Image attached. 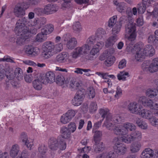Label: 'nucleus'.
<instances>
[{
    "instance_id": "f257e3e1",
    "label": "nucleus",
    "mask_w": 158,
    "mask_h": 158,
    "mask_svg": "<svg viewBox=\"0 0 158 158\" xmlns=\"http://www.w3.org/2000/svg\"><path fill=\"white\" fill-rule=\"evenodd\" d=\"M45 19H36L30 23L25 18L17 20L15 28V33L18 35L21 36L18 38L16 41L17 45H23L24 42L30 36L31 34H35L37 30L45 24Z\"/></svg>"
},
{
    "instance_id": "f03ea898",
    "label": "nucleus",
    "mask_w": 158,
    "mask_h": 158,
    "mask_svg": "<svg viewBox=\"0 0 158 158\" xmlns=\"http://www.w3.org/2000/svg\"><path fill=\"white\" fill-rule=\"evenodd\" d=\"M124 17H121L119 21L117 22V16L116 15H114L109 19L108 23L109 27L112 28L114 25V26L112 29V33L114 35L110 36L107 40L105 44V46L106 48L112 46L117 40L116 34H118L120 31L122 24L125 23L126 20L124 19Z\"/></svg>"
},
{
    "instance_id": "7ed1b4c3",
    "label": "nucleus",
    "mask_w": 158,
    "mask_h": 158,
    "mask_svg": "<svg viewBox=\"0 0 158 158\" xmlns=\"http://www.w3.org/2000/svg\"><path fill=\"white\" fill-rule=\"evenodd\" d=\"M143 44L141 43L135 44L131 49V52L135 55V58L137 61H140L141 58L144 56H152L155 53V50L150 45H147L144 49H142Z\"/></svg>"
},
{
    "instance_id": "20e7f679",
    "label": "nucleus",
    "mask_w": 158,
    "mask_h": 158,
    "mask_svg": "<svg viewBox=\"0 0 158 158\" xmlns=\"http://www.w3.org/2000/svg\"><path fill=\"white\" fill-rule=\"evenodd\" d=\"M127 14L129 16L127 20V17L125 16L124 19L126 20L125 23V25L126 32L130 34L128 38V40L130 41H134L136 39L137 36V32L135 24L134 23L132 16V13L131 9L129 10H127L126 11Z\"/></svg>"
},
{
    "instance_id": "39448f33",
    "label": "nucleus",
    "mask_w": 158,
    "mask_h": 158,
    "mask_svg": "<svg viewBox=\"0 0 158 158\" xmlns=\"http://www.w3.org/2000/svg\"><path fill=\"white\" fill-rule=\"evenodd\" d=\"M63 48V44L61 43L56 44L54 46V43L52 42H46L44 43L42 47L43 56L45 58H48L54 54L61 51Z\"/></svg>"
},
{
    "instance_id": "423d86ee",
    "label": "nucleus",
    "mask_w": 158,
    "mask_h": 158,
    "mask_svg": "<svg viewBox=\"0 0 158 158\" xmlns=\"http://www.w3.org/2000/svg\"><path fill=\"white\" fill-rule=\"evenodd\" d=\"M86 43L90 47L94 45L93 48L91 50L89 54H88L86 59L87 60H93L94 57L100 51L104 45V43L102 41H97V39L94 36H90L86 40Z\"/></svg>"
},
{
    "instance_id": "0eeeda50",
    "label": "nucleus",
    "mask_w": 158,
    "mask_h": 158,
    "mask_svg": "<svg viewBox=\"0 0 158 158\" xmlns=\"http://www.w3.org/2000/svg\"><path fill=\"white\" fill-rule=\"evenodd\" d=\"M48 144L49 148L53 151L57 150L63 151L66 148V143L64 140L61 139L58 141L56 138L51 137L49 139Z\"/></svg>"
},
{
    "instance_id": "6e6552de",
    "label": "nucleus",
    "mask_w": 158,
    "mask_h": 158,
    "mask_svg": "<svg viewBox=\"0 0 158 158\" xmlns=\"http://www.w3.org/2000/svg\"><path fill=\"white\" fill-rule=\"evenodd\" d=\"M142 138V134L140 131H136L132 132L130 135L122 136H117L114 138L115 140H122L123 141L127 143H131L132 142L137 140H140Z\"/></svg>"
},
{
    "instance_id": "1a4fd4ad",
    "label": "nucleus",
    "mask_w": 158,
    "mask_h": 158,
    "mask_svg": "<svg viewBox=\"0 0 158 158\" xmlns=\"http://www.w3.org/2000/svg\"><path fill=\"white\" fill-rule=\"evenodd\" d=\"M9 78H7L8 81H6L7 84L8 83H11L12 86L15 87H18V85L19 84V81H15V77L18 81L20 80L23 79V74L22 71L20 68H16L14 73H11L10 72H8Z\"/></svg>"
},
{
    "instance_id": "9d476101",
    "label": "nucleus",
    "mask_w": 158,
    "mask_h": 158,
    "mask_svg": "<svg viewBox=\"0 0 158 158\" xmlns=\"http://www.w3.org/2000/svg\"><path fill=\"white\" fill-rule=\"evenodd\" d=\"M139 102L142 103L145 106L150 107L153 114L158 117V102L154 103L151 99L142 96L139 98Z\"/></svg>"
},
{
    "instance_id": "9b49d317",
    "label": "nucleus",
    "mask_w": 158,
    "mask_h": 158,
    "mask_svg": "<svg viewBox=\"0 0 158 158\" xmlns=\"http://www.w3.org/2000/svg\"><path fill=\"white\" fill-rule=\"evenodd\" d=\"M142 67L144 71L154 73L158 70V57L154 58L150 64L149 60L145 61L142 65Z\"/></svg>"
},
{
    "instance_id": "f8f14e48",
    "label": "nucleus",
    "mask_w": 158,
    "mask_h": 158,
    "mask_svg": "<svg viewBox=\"0 0 158 158\" xmlns=\"http://www.w3.org/2000/svg\"><path fill=\"white\" fill-rule=\"evenodd\" d=\"M123 127L125 129H121L118 127H115L114 129V134L117 135H125L128 133L129 130L132 131L136 129V127L133 124L128 122L124 123Z\"/></svg>"
},
{
    "instance_id": "ddd939ff",
    "label": "nucleus",
    "mask_w": 158,
    "mask_h": 158,
    "mask_svg": "<svg viewBox=\"0 0 158 158\" xmlns=\"http://www.w3.org/2000/svg\"><path fill=\"white\" fill-rule=\"evenodd\" d=\"M30 7V4L23 2H19L15 6L14 13L16 16L22 17L25 14V10Z\"/></svg>"
},
{
    "instance_id": "4468645a",
    "label": "nucleus",
    "mask_w": 158,
    "mask_h": 158,
    "mask_svg": "<svg viewBox=\"0 0 158 158\" xmlns=\"http://www.w3.org/2000/svg\"><path fill=\"white\" fill-rule=\"evenodd\" d=\"M89 49V46L85 44L81 47L75 48L71 53V55L73 58L76 59L84 54H87Z\"/></svg>"
},
{
    "instance_id": "2eb2a0df",
    "label": "nucleus",
    "mask_w": 158,
    "mask_h": 158,
    "mask_svg": "<svg viewBox=\"0 0 158 158\" xmlns=\"http://www.w3.org/2000/svg\"><path fill=\"white\" fill-rule=\"evenodd\" d=\"M106 121L104 122V124L106 127L109 130H111L114 129V125L115 124L121 123L124 121V118L119 114H117L115 116L112 118L111 121L114 124L110 123L109 120H107V118L106 119Z\"/></svg>"
},
{
    "instance_id": "dca6fc26",
    "label": "nucleus",
    "mask_w": 158,
    "mask_h": 158,
    "mask_svg": "<svg viewBox=\"0 0 158 158\" xmlns=\"http://www.w3.org/2000/svg\"><path fill=\"white\" fill-rule=\"evenodd\" d=\"M158 152H154L153 150L150 148H145L141 153V158H157ZM126 158H136L135 155L130 156Z\"/></svg>"
},
{
    "instance_id": "f3484780",
    "label": "nucleus",
    "mask_w": 158,
    "mask_h": 158,
    "mask_svg": "<svg viewBox=\"0 0 158 158\" xmlns=\"http://www.w3.org/2000/svg\"><path fill=\"white\" fill-rule=\"evenodd\" d=\"M85 90L82 89L78 90L72 100L73 104L75 106H79L82 103L85 94Z\"/></svg>"
},
{
    "instance_id": "a211bd4d",
    "label": "nucleus",
    "mask_w": 158,
    "mask_h": 158,
    "mask_svg": "<svg viewBox=\"0 0 158 158\" xmlns=\"http://www.w3.org/2000/svg\"><path fill=\"white\" fill-rule=\"evenodd\" d=\"M121 141L123 142L122 140H119L117 141L115 140L114 138V141L116 142L114 146V151L118 155L124 154L127 150L125 145L120 143Z\"/></svg>"
},
{
    "instance_id": "6ab92c4d",
    "label": "nucleus",
    "mask_w": 158,
    "mask_h": 158,
    "mask_svg": "<svg viewBox=\"0 0 158 158\" xmlns=\"http://www.w3.org/2000/svg\"><path fill=\"white\" fill-rule=\"evenodd\" d=\"M25 52L28 56L34 57L39 54L40 50L38 48L34 47L32 45H28L25 46Z\"/></svg>"
},
{
    "instance_id": "aec40b11",
    "label": "nucleus",
    "mask_w": 158,
    "mask_h": 158,
    "mask_svg": "<svg viewBox=\"0 0 158 158\" xmlns=\"http://www.w3.org/2000/svg\"><path fill=\"white\" fill-rule=\"evenodd\" d=\"M55 80V74L51 71L47 72L45 76L41 77V81L45 85L48 83H52Z\"/></svg>"
},
{
    "instance_id": "412c9836",
    "label": "nucleus",
    "mask_w": 158,
    "mask_h": 158,
    "mask_svg": "<svg viewBox=\"0 0 158 158\" xmlns=\"http://www.w3.org/2000/svg\"><path fill=\"white\" fill-rule=\"evenodd\" d=\"M151 2L149 0H142V4H138L137 6V10L139 13L143 14L145 11L146 8L150 6Z\"/></svg>"
},
{
    "instance_id": "4be33fe9",
    "label": "nucleus",
    "mask_w": 158,
    "mask_h": 158,
    "mask_svg": "<svg viewBox=\"0 0 158 158\" xmlns=\"http://www.w3.org/2000/svg\"><path fill=\"white\" fill-rule=\"evenodd\" d=\"M142 106L135 102L130 103L128 106L129 110L132 113L138 114L141 110Z\"/></svg>"
},
{
    "instance_id": "5701e85b",
    "label": "nucleus",
    "mask_w": 158,
    "mask_h": 158,
    "mask_svg": "<svg viewBox=\"0 0 158 158\" xmlns=\"http://www.w3.org/2000/svg\"><path fill=\"white\" fill-rule=\"evenodd\" d=\"M58 7L54 4H48L44 8V14L47 15L52 14L56 11Z\"/></svg>"
},
{
    "instance_id": "b1692460",
    "label": "nucleus",
    "mask_w": 158,
    "mask_h": 158,
    "mask_svg": "<svg viewBox=\"0 0 158 158\" xmlns=\"http://www.w3.org/2000/svg\"><path fill=\"white\" fill-rule=\"evenodd\" d=\"M146 94L147 96L151 98L155 97V101L158 102V85L157 86L156 89H148Z\"/></svg>"
},
{
    "instance_id": "393cba45",
    "label": "nucleus",
    "mask_w": 158,
    "mask_h": 158,
    "mask_svg": "<svg viewBox=\"0 0 158 158\" xmlns=\"http://www.w3.org/2000/svg\"><path fill=\"white\" fill-rule=\"evenodd\" d=\"M155 36L153 35H150L148 39V42L156 47H158V30L155 31L154 32Z\"/></svg>"
},
{
    "instance_id": "a878e982",
    "label": "nucleus",
    "mask_w": 158,
    "mask_h": 158,
    "mask_svg": "<svg viewBox=\"0 0 158 158\" xmlns=\"http://www.w3.org/2000/svg\"><path fill=\"white\" fill-rule=\"evenodd\" d=\"M106 34V32L104 29L99 28L96 31L95 35H92L91 36L95 37V38L97 39V41L99 42L101 41L100 40H101L102 39H104Z\"/></svg>"
},
{
    "instance_id": "bb28decb",
    "label": "nucleus",
    "mask_w": 158,
    "mask_h": 158,
    "mask_svg": "<svg viewBox=\"0 0 158 158\" xmlns=\"http://www.w3.org/2000/svg\"><path fill=\"white\" fill-rule=\"evenodd\" d=\"M21 138L22 142L26 145L28 148L31 150L33 144L32 142H29L28 140L27 134L24 132L22 133L21 135Z\"/></svg>"
},
{
    "instance_id": "cd10ccee",
    "label": "nucleus",
    "mask_w": 158,
    "mask_h": 158,
    "mask_svg": "<svg viewBox=\"0 0 158 158\" xmlns=\"http://www.w3.org/2000/svg\"><path fill=\"white\" fill-rule=\"evenodd\" d=\"M138 114L143 118L148 119L151 117L152 113L151 111L147 109H143L142 107L141 110L139 111Z\"/></svg>"
},
{
    "instance_id": "c85d7f7f",
    "label": "nucleus",
    "mask_w": 158,
    "mask_h": 158,
    "mask_svg": "<svg viewBox=\"0 0 158 158\" xmlns=\"http://www.w3.org/2000/svg\"><path fill=\"white\" fill-rule=\"evenodd\" d=\"M69 54L66 52L59 54L56 57V60L59 63L65 62L68 58Z\"/></svg>"
},
{
    "instance_id": "c756f323",
    "label": "nucleus",
    "mask_w": 158,
    "mask_h": 158,
    "mask_svg": "<svg viewBox=\"0 0 158 158\" xmlns=\"http://www.w3.org/2000/svg\"><path fill=\"white\" fill-rule=\"evenodd\" d=\"M39 153L38 156L40 158H46V153L47 150V147L44 144H42L38 148Z\"/></svg>"
},
{
    "instance_id": "7c9ffc66",
    "label": "nucleus",
    "mask_w": 158,
    "mask_h": 158,
    "mask_svg": "<svg viewBox=\"0 0 158 158\" xmlns=\"http://www.w3.org/2000/svg\"><path fill=\"white\" fill-rule=\"evenodd\" d=\"M60 132L62 137L64 139H68L71 136V132L65 127H63L61 128Z\"/></svg>"
},
{
    "instance_id": "2f4dec72",
    "label": "nucleus",
    "mask_w": 158,
    "mask_h": 158,
    "mask_svg": "<svg viewBox=\"0 0 158 158\" xmlns=\"http://www.w3.org/2000/svg\"><path fill=\"white\" fill-rule=\"evenodd\" d=\"M56 80L57 84L60 86H62L64 84H67L69 82V81L65 80L64 76L61 75H58Z\"/></svg>"
},
{
    "instance_id": "473e14b6",
    "label": "nucleus",
    "mask_w": 158,
    "mask_h": 158,
    "mask_svg": "<svg viewBox=\"0 0 158 158\" xmlns=\"http://www.w3.org/2000/svg\"><path fill=\"white\" fill-rule=\"evenodd\" d=\"M141 147V144L138 142L133 143L131 146L130 150L133 153H135L138 152L140 150Z\"/></svg>"
},
{
    "instance_id": "72a5a7b5",
    "label": "nucleus",
    "mask_w": 158,
    "mask_h": 158,
    "mask_svg": "<svg viewBox=\"0 0 158 158\" xmlns=\"http://www.w3.org/2000/svg\"><path fill=\"white\" fill-rule=\"evenodd\" d=\"M113 3L116 6V9L118 11L121 13L124 11L125 9V6L124 3H119L118 2V0H114Z\"/></svg>"
},
{
    "instance_id": "f704fd0d",
    "label": "nucleus",
    "mask_w": 158,
    "mask_h": 158,
    "mask_svg": "<svg viewBox=\"0 0 158 158\" xmlns=\"http://www.w3.org/2000/svg\"><path fill=\"white\" fill-rule=\"evenodd\" d=\"M54 30V26L52 24L47 25L41 31L46 36L51 33Z\"/></svg>"
},
{
    "instance_id": "c9c22d12",
    "label": "nucleus",
    "mask_w": 158,
    "mask_h": 158,
    "mask_svg": "<svg viewBox=\"0 0 158 158\" xmlns=\"http://www.w3.org/2000/svg\"><path fill=\"white\" fill-rule=\"evenodd\" d=\"M115 61V57L112 56H108L104 62L105 65L107 67H110L113 64Z\"/></svg>"
},
{
    "instance_id": "e433bc0d",
    "label": "nucleus",
    "mask_w": 158,
    "mask_h": 158,
    "mask_svg": "<svg viewBox=\"0 0 158 158\" xmlns=\"http://www.w3.org/2000/svg\"><path fill=\"white\" fill-rule=\"evenodd\" d=\"M77 43V41L76 38H73L69 40L67 44V46L70 49L74 48Z\"/></svg>"
},
{
    "instance_id": "4c0bfd02",
    "label": "nucleus",
    "mask_w": 158,
    "mask_h": 158,
    "mask_svg": "<svg viewBox=\"0 0 158 158\" xmlns=\"http://www.w3.org/2000/svg\"><path fill=\"white\" fill-rule=\"evenodd\" d=\"M19 151V148L17 144L14 145L10 151V155L12 157H15Z\"/></svg>"
},
{
    "instance_id": "58836bf2",
    "label": "nucleus",
    "mask_w": 158,
    "mask_h": 158,
    "mask_svg": "<svg viewBox=\"0 0 158 158\" xmlns=\"http://www.w3.org/2000/svg\"><path fill=\"white\" fill-rule=\"evenodd\" d=\"M47 39V36L42 32L41 31V32L38 33L36 36L35 38V40L38 42H43Z\"/></svg>"
},
{
    "instance_id": "ea45409f",
    "label": "nucleus",
    "mask_w": 158,
    "mask_h": 158,
    "mask_svg": "<svg viewBox=\"0 0 158 158\" xmlns=\"http://www.w3.org/2000/svg\"><path fill=\"white\" fill-rule=\"evenodd\" d=\"M42 81L39 79L35 80L33 81V85L34 88L36 90H40L42 88Z\"/></svg>"
},
{
    "instance_id": "a19ab883",
    "label": "nucleus",
    "mask_w": 158,
    "mask_h": 158,
    "mask_svg": "<svg viewBox=\"0 0 158 158\" xmlns=\"http://www.w3.org/2000/svg\"><path fill=\"white\" fill-rule=\"evenodd\" d=\"M86 94L89 99L93 98L95 95V90L93 87H89L87 90Z\"/></svg>"
},
{
    "instance_id": "79ce46f5",
    "label": "nucleus",
    "mask_w": 158,
    "mask_h": 158,
    "mask_svg": "<svg viewBox=\"0 0 158 158\" xmlns=\"http://www.w3.org/2000/svg\"><path fill=\"white\" fill-rule=\"evenodd\" d=\"M93 133H94V141L95 143H97L100 141V138L102 135V132L99 131H96L94 130V132H92Z\"/></svg>"
},
{
    "instance_id": "37998d69",
    "label": "nucleus",
    "mask_w": 158,
    "mask_h": 158,
    "mask_svg": "<svg viewBox=\"0 0 158 158\" xmlns=\"http://www.w3.org/2000/svg\"><path fill=\"white\" fill-rule=\"evenodd\" d=\"M136 124L138 126L143 129H146L148 127L147 123L143 120L138 118L136 121Z\"/></svg>"
},
{
    "instance_id": "c03bdc74",
    "label": "nucleus",
    "mask_w": 158,
    "mask_h": 158,
    "mask_svg": "<svg viewBox=\"0 0 158 158\" xmlns=\"http://www.w3.org/2000/svg\"><path fill=\"white\" fill-rule=\"evenodd\" d=\"M98 106L95 102H92L90 103L89 107V110L91 113H93L97 111Z\"/></svg>"
},
{
    "instance_id": "a18cd8bd",
    "label": "nucleus",
    "mask_w": 158,
    "mask_h": 158,
    "mask_svg": "<svg viewBox=\"0 0 158 158\" xmlns=\"http://www.w3.org/2000/svg\"><path fill=\"white\" fill-rule=\"evenodd\" d=\"M95 151L96 152L102 151L104 149V146L103 143L102 142H98L95 143Z\"/></svg>"
},
{
    "instance_id": "49530a36",
    "label": "nucleus",
    "mask_w": 158,
    "mask_h": 158,
    "mask_svg": "<svg viewBox=\"0 0 158 158\" xmlns=\"http://www.w3.org/2000/svg\"><path fill=\"white\" fill-rule=\"evenodd\" d=\"M99 75H101L103 78H104V82L106 83L107 84L108 87H111L112 85V83L111 80L108 78H105L106 74L104 73H102L100 72L97 73Z\"/></svg>"
},
{
    "instance_id": "de8ad7c7",
    "label": "nucleus",
    "mask_w": 158,
    "mask_h": 158,
    "mask_svg": "<svg viewBox=\"0 0 158 158\" xmlns=\"http://www.w3.org/2000/svg\"><path fill=\"white\" fill-rule=\"evenodd\" d=\"M8 73L2 68V65L0 64V79L3 78L5 76L9 78Z\"/></svg>"
},
{
    "instance_id": "09e8293b",
    "label": "nucleus",
    "mask_w": 158,
    "mask_h": 158,
    "mask_svg": "<svg viewBox=\"0 0 158 158\" xmlns=\"http://www.w3.org/2000/svg\"><path fill=\"white\" fill-rule=\"evenodd\" d=\"M109 111L108 109L106 108H101L99 109V113L102 115V119H103V120Z\"/></svg>"
},
{
    "instance_id": "8fccbe9b",
    "label": "nucleus",
    "mask_w": 158,
    "mask_h": 158,
    "mask_svg": "<svg viewBox=\"0 0 158 158\" xmlns=\"http://www.w3.org/2000/svg\"><path fill=\"white\" fill-rule=\"evenodd\" d=\"M77 113V111H76L73 110H68L65 114L67 117H68V118L71 120V119L75 116L76 113Z\"/></svg>"
},
{
    "instance_id": "3c124183",
    "label": "nucleus",
    "mask_w": 158,
    "mask_h": 158,
    "mask_svg": "<svg viewBox=\"0 0 158 158\" xmlns=\"http://www.w3.org/2000/svg\"><path fill=\"white\" fill-rule=\"evenodd\" d=\"M68 129L69 131L72 133L73 132L76 130V124L74 122H71L68 125Z\"/></svg>"
},
{
    "instance_id": "603ef678",
    "label": "nucleus",
    "mask_w": 158,
    "mask_h": 158,
    "mask_svg": "<svg viewBox=\"0 0 158 158\" xmlns=\"http://www.w3.org/2000/svg\"><path fill=\"white\" fill-rule=\"evenodd\" d=\"M73 29L77 31H79L81 29V26L79 22H77L74 23L73 25Z\"/></svg>"
},
{
    "instance_id": "864d4df0",
    "label": "nucleus",
    "mask_w": 158,
    "mask_h": 158,
    "mask_svg": "<svg viewBox=\"0 0 158 158\" xmlns=\"http://www.w3.org/2000/svg\"><path fill=\"white\" fill-rule=\"evenodd\" d=\"M152 125L155 126H156L158 123V119L155 117L153 116L152 115L151 117L148 119Z\"/></svg>"
},
{
    "instance_id": "5fc2aeb1",
    "label": "nucleus",
    "mask_w": 158,
    "mask_h": 158,
    "mask_svg": "<svg viewBox=\"0 0 158 158\" xmlns=\"http://www.w3.org/2000/svg\"><path fill=\"white\" fill-rule=\"evenodd\" d=\"M60 120L61 122L64 124L68 123L71 120L65 114L61 116Z\"/></svg>"
},
{
    "instance_id": "6e6d98bb",
    "label": "nucleus",
    "mask_w": 158,
    "mask_h": 158,
    "mask_svg": "<svg viewBox=\"0 0 158 158\" xmlns=\"http://www.w3.org/2000/svg\"><path fill=\"white\" fill-rule=\"evenodd\" d=\"M129 73L127 72H121L120 74H118L117 75L118 79L119 80H125L126 78L125 76H127Z\"/></svg>"
},
{
    "instance_id": "4d7b16f0",
    "label": "nucleus",
    "mask_w": 158,
    "mask_h": 158,
    "mask_svg": "<svg viewBox=\"0 0 158 158\" xmlns=\"http://www.w3.org/2000/svg\"><path fill=\"white\" fill-rule=\"evenodd\" d=\"M103 119L99 121H98L95 123L94 125L93 128L92 129V132H94V130L98 129L100 127L103 121Z\"/></svg>"
},
{
    "instance_id": "13d9d810",
    "label": "nucleus",
    "mask_w": 158,
    "mask_h": 158,
    "mask_svg": "<svg viewBox=\"0 0 158 158\" xmlns=\"http://www.w3.org/2000/svg\"><path fill=\"white\" fill-rule=\"evenodd\" d=\"M91 148L89 146H85L84 148H81L78 149L79 152L81 153H88L91 150Z\"/></svg>"
},
{
    "instance_id": "bf43d9fd",
    "label": "nucleus",
    "mask_w": 158,
    "mask_h": 158,
    "mask_svg": "<svg viewBox=\"0 0 158 158\" xmlns=\"http://www.w3.org/2000/svg\"><path fill=\"white\" fill-rule=\"evenodd\" d=\"M136 22L138 26H140L143 25V16H140L138 17L137 19Z\"/></svg>"
},
{
    "instance_id": "052dcab7",
    "label": "nucleus",
    "mask_w": 158,
    "mask_h": 158,
    "mask_svg": "<svg viewBox=\"0 0 158 158\" xmlns=\"http://www.w3.org/2000/svg\"><path fill=\"white\" fill-rule=\"evenodd\" d=\"M127 61L125 59L122 60L119 62L118 67L119 69H122L126 66Z\"/></svg>"
},
{
    "instance_id": "680f3d73",
    "label": "nucleus",
    "mask_w": 158,
    "mask_h": 158,
    "mask_svg": "<svg viewBox=\"0 0 158 158\" xmlns=\"http://www.w3.org/2000/svg\"><path fill=\"white\" fill-rule=\"evenodd\" d=\"M148 14L150 15H152L153 17H157L158 16V8H155L152 13L149 12Z\"/></svg>"
},
{
    "instance_id": "e2e57ef3",
    "label": "nucleus",
    "mask_w": 158,
    "mask_h": 158,
    "mask_svg": "<svg viewBox=\"0 0 158 158\" xmlns=\"http://www.w3.org/2000/svg\"><path fill=\"white\" fill-rule=\"evenodd\" d=\"M122 95V90L121 88L119 87L117 88L116 94L115 95V97L116 98L118 99Z\"/></svg>"
},
{
    "instance_id": "0e129e2a",
    "label": "nucleus",
    "mask_w": 158,
    "mask_h": 158,
    "mask_svg": "<svg viewBox=\"0 0 158 158\" xmlns=\"http://www.w3.org/2000/svg\"><path fill=\"white\" fill-rule=\"evenodd\" d=\"M44 9L40 8H37L34 10L35 12L39 15H41L44 14Z\"/></svg>"
},
{
    "instance_id": "69168bd1",
    "label": "nucleus",
    "mask_w": 158,
    "mask_h": 158,
    "mask_svg": "<svg viewBox=\"0 0 158 158\" xmlns=\"http://www.w3.org/2000/svg\"><path fill=\"white\" fill-rule=\"evenodd\" d=\"M27 152L26 150H23L20 156H18L16 158H28Z\"/></svg>"
},
{
    "instance_id": "338daca9",
    "label": "nucleus",
    "mask_w": 158,
    "mask_h": 158,
    "mask_svg": "<svg viewBox=\"0 0 158 158\" xmlns=\"http://www.w3.org/2000/svg\"><path fill=\"white\" fill-rule=\"evenodd\" d=\"M2 60L3 61H6L8 62H10L11 63L14 62V61L10 58V57L8 56H5L3 58L1 59L0 60Z\"/></svg>"
},
{
    "instance_id": "774afa93",
    "label": "nucleus",
    "mask_w": 158,
    "mask_h": 158,
    "mask_svg": "<svg viewBox=\"0 0 158 158\" xmlns=\"http://www.w3.org/2000/svg\"><path fill=\"white\" fill-rule=\"evenodd\" d=\"M70 86L72 88H75L76 89H77L79 88L80 84L79 82L74 81V83L72 82L70 84Z\"/></svg>"
}]
</instances>
